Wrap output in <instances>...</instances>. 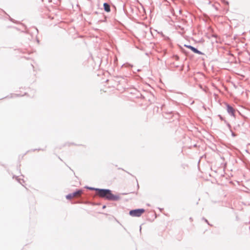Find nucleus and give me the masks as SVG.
Segmentation results:
<instances>
[{
	"instance_id": "obj_1",
	"label": "nucleus",
	"mask_w": 250,
	"mask_h": 250,
	"mask_svg": "<svg viewBox=\"0 0 250 250\" xmlns=\"http://www.w3.org/2000/svg\"><path fill=\"white\" fill-rule=\"evenodd\" d=\"M96 195L108 201H118L120 199L118 195L113 194L109 189L99 188L97 190Z\"/></svg>"
},
{
	"instance_id": "obj_2",
	"label": "nucleus",
	"mask_w": 250,
	"mask_h": 250,
	"mask_svg": "<svg viewBox=\"0 0 250 250\" xmlns=\"http://www.w3.org/2000/svg\"><path fill=\"white\" fill-rule=\"evenodd\" d=\"M145 211L143 208H138L130 210L129 214L133 217H140Z\"/></svg>"
},
{
	"instance_id": "obj_3",
	"label": "nucleus",
	"mask_w": 250,
	"mask_h": 250,
	"mask_svg": "<svg viewBox=\"0 0 250 250\" xmlns=\"http://www.w3.org/2000/svg\"><path fill=\"white\" fill-rule=\"evenodd\" d=\"M83 192V190L81 189L78 190L72 193H70L66 196V198L67 199H71L72 197L76 196L77 195H81Z\"/></svg>"
},
{
	"instance_id": "obj_4",
	"label": "nucleus",
	"mask_w": 250,
	"mask_h": 250,
	"mask_svg": "<svg viewBox=\"0 0 250 250\" xmlns=\"http://www.w3.org/2000/svg\"><path fill=\"white\" fill-rule=\"evenodd\" d=\"M184 46L190 50H191L194 53L199 54V55H203L204 53L202 52L201 51L198 50L196 48L190 45H186L185 44Z\"/></svg>"
},
{
	"instance_id": "obj_5",
	"label": "nucleus",
	"mask_w": 250,
	"mask_h": 250,
	"mask_svg": "<svg viewBox=\"0 0 250 250\" xmlns=\"http://www.w3.org/2000/svg\"><path fill=\"white\" fill-rule=\"evenodd\" d=\"M227 111L229 114L230 116L234 117V112L235 110L229 104H227Z\"/></svg>"
},
{
	"instance_id": "obj_6",
	"label": "nucleus",
	"mask_w": 250,
	"mask_h": 250,
	"mask_svg": "<svg viewBox=\"0 0 250 250\" xmlns=\"http://www.w3.org/2000/svg\"><path fill=\"white\" fill-rule=\"evenodd\" d=\"M104 9L105 11L109 12L110 11V6L109 4L106 2L104 3Z\"/></svg>"
},
{
	"instance_id": "obj_7",
	"label": "nucleus",
	"mask_w": 250,
	"mask_h": 250,
	"mask_svg": "<svg viewBox=\"0 0 250 250\" xmlns=\"http://www.w3.org/2000/svg\"><path fill=\"white\" fill-rule=\"evenodd\" d=\"M218 116L219 117L220 120L222 121H224L225 123L229 127V128H230L231 126L229 123H228L221 115H218Z\"/></svg>"
},
{
	"instance_id": "obj_8",
	"label": "nucleus",
	"mask_w": 250,
	"mask_h": 250,
	"mask_svg": "<svg viewBox=\"0 0 250 250\" xmlns=\"http://www.w3.org/2000/svg\"><path fill=\"white\" fill-rule=\"evenodd\" d=\"M87 188L91 190H95L97 192V190L99 189V188H95L93 187H87Z\"/></svg>"
},
{
	"instance_id": "obj_9",
	"label": "nucleus",
	"mask_w": 250,
	"mask_h": 250,
	"mask_svg": "<svg viewBox=\"0 0 250 250\" xmlns=\"http://www.w3.org/2000/svg\"><path fill=\"white\" fill-rule=\"evenodd\" d=\"M203 220H204L205 221V222H207V223H208V220H207L206 219H205V218H203Z\"/></svg>"
},
{
	"instance_id": "obj_10",
	"label": "nucleus",
	"mask_w": 250,
	"mask_h": 250,
	"mask_svg": "<svg viewBox=\"0 0 250 250\" xmlns=\"http://www.w3.org/2000/svg\"><path fill=\"white\" fill-rule=\"evenodd\" d=\"M231 135L233 137L235 136V135L234 133H233V132H232Z\"/></svg>"
},
{
	"instance_id": "obj_11",
	"label": "nucleus",
	"mask_w": 250,
	"mask_h": 250,
	"mask_svg": "<svg viewBox=\"0 0 250 250\" xmlns=\"http://www.w3.org/2000/svg\"><path fill=\"white\" fill-rule=\"evenodd\" d=\"M17 180L19 182V183H20L21 184V181H20V179H18V178H17Z\"/></svg>"
},
{
	"instance_id": "obj_12",
	"label": "nucleus",
	"mask_w": 250,
	"mask_h": 250,
	"mask_svg": "<svg viewBox=\"0 0 250 250\" xmlns=\"http://www.w3.org/2000/svg\"><path fill=\"white\" fill-rule=\"evenodd\" d=\"M105 208V206H104L103 207V208Z\"/></svg>"
},
{
	"instance_id": "obj_13",
	"label": "nucleus",
	"mask_w": 250,
	"mask_h": 250,
	"mask_svg": "<svg viewBox=\"0 0 250 250\" xmlns=\"http://www.w3.org/2000/svg\"><path fill=\"white\" fill-rule=\"evenodd\" d=\"M189 219H190V220H191V221L192 220V218H191V217H190V218H189Z\"/></svg>"
}]
</instances>
